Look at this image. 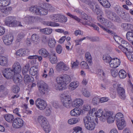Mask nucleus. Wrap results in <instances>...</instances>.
Here are the masks:
<instances>
[{"label":"nucleus","mask_w":133,"mask_h":133,"mask_svg":"<svg viewBox=\"0 0 133 133\" xmlns=\"http://www.w3.org/2000/svg\"><path fill=\"white\" fill-rule=\"evenodd\" d=\"M50 62L52 64H55L57 61V57L55 54L51 55L49 57Z\"/></svg>","instance_id":"obj_35"},{"label":"nucleus","mask_w":133,"mask_h":133,"mask_svg":"<svg viewBox=\"0 0 133 133\" xmlns=\"http://www.w3.org/2000/svg\"><path fill=\"white\" fill-rule=\"evenodd\" d=\"M97 74L99 78L101 79L104 80L105 79V74L102 70L98 69L97 71Z\"/></svg>","instance_id":"obj_36"},{"label":"nucleus","mask_w":133,"mask_h":133,"mask_svg":"<svg viewBox=\"0 0 133 133\" xmlns=\"http://www.w3.org/2000/svg\"><path fill=\"white\" fill-rule=\"evenodd\" d=\"M122 18L126 21H129L130 18V16L129 14L127 13L123 12L121 15Z\"/></svg>","instance_id":"obj_48"},{"label":"nucleus","mask_w":133,"mask_h":133,"mask_svg":"<svg viewBox=\"0 0 133 133\" xmlns=\"http://www.w3.org/2000/svg\"><path fill=\"white\" fill-rule=\"evenodd\" d=\"M121 62L119 59L117 58H112L109 64L110 67L115 68L118 67L120 65Z\"/></svg>","instance_id":"obj_15"},{"label":"nucleus","mask_w":133,"mask_h":133,"mask_svg":"<svg viewBox=\"0 0 133 133\" xmlns=\"http://www.w3.org/2000/svg\"><path fill=\"white\" fill-rule=\"evenodd\" d=\"M85 59L86 61L90 65L92 63L91 57L89 52H87L85 54Z\"/></svg>","instance_id":"obj_33"},{"label":"nucleus","mask_w":133,"mask_h":133,"mask_svg":"<svg viewBox=\"0 0 133 133\" xmlns=\"http://www.w3.org/2000/svg\"><path fill=\"white\" fill-rule=\"evenodd\" d=\"M97 110L92 114V116L95 115L96 117H101L100 120L104 122L105 119L108 123H113L114 121V118L113 116L112 112L110 111H103L102 109H99Z\"/></svg>","instance_id":"obj_3"},{"label":"nucleus","mask_w":133,"mask_h":133,"mask_svg":"<svg viewBox=\"0 0 133 133\" xmlns=\"http://www.w3.org/2000/svg\"><path fill=\"white\" fill-rule=\"evenodd\" d=\"M23 124V120L19 118H17L15 119L12 123L13 127L15 128H19L22 127Z\"/></svg>","instance_id":"obj_13"},{"label":"nucleus","mask_w":133,"mask_h":133,"mask_svg":"<svg viewBox=\"0 0 133 133\" xmlns=\"http://www.w3.org/2000/svg\"><path fill=\"white\" fill-rule=\"evenodd\" d=\"M45 24L47 26H59V24L58 23L51 21L46 22Z\"/></svg>","instance_id":"obj_49"},{"label":"nucleus","mask_w":133,"mask_h":133,"mask_svg":"<svg viewBox=\"0 0 133 133\" xmlns=\"http://www.w3.org/2000/svg\"><path fill=\"white\" fill-rule=\"evenodd\" d=\"M34 18L33 17H31L29 15L25 17L23 19V21L26 23L28 22L32 21H33Z\"/></svg>","instance_id":"obj_50"},{"label":"nucleus","mask_w":133,"mask_h":133,"mask_svg":"<svg viewBox=\"0 0 133 133\" xmlns=\"http://www.w3.org/2000/svg\"><path fill=\"white\" fill-rule=\"evenodd\" d=\"M56 50L57 53L60 54L62 50V48L60 45H58L56 48Z\"/></svg>","instance_id":"obj_58"},{"label":"nucleus","mask_w":133,"mask_h":133,"mask_svg":"<svg viewBox=\"0 0 133 133\" xmlns=\"http://www.w3.org/2000/svg\"><path fill=\"white\" fill-rule=\"evenodd\" d=\"M39 54L43 57L46 58L48 57L49 53L47 50L44 48H41L38 51Z\"/></svg>","instance_id":"obj_24"},{"label":"nucleus","mask_w":133,"mask_h":133,"mask_svg":"<svg viewBox=\"0 0 133 133\" xmlns=\"http://www.w3.org/2000/svg\"><path fill=\"white\" fill-rule=\"evenodd\" d=\"M2 39L6 45H9L12 44L14 40V37L11 34H7L3 37Z\"/></svg>","instance_id":"obj_12"},{"label":"nucleus","mask_w":133,"mask_h":133,"mask_svg":"<svg viewBox=\"0 0 133 133\" xmlns=\"http://www.w3.org/2000/svg\"><path fill=\"white\" fill-rule=\"evenodd\" d=\"M10 4V0H0V8L5 7Z\"/></svg>","instance_id":"obj_30"},{"label":"nucleus","mask_w":133,"mask_h":133,"mask_svg":"<svg viewBox=\"0 0 133 133\" xmlns=\"http://www.w3.org/2000/svg\"><path fill=\"white\" fill-rule=\"evenodd\" d=\"M80 120V118H79L73 117L69 119L68 121V123L69 124L72 125L78 123Z\"/></svg>","instance_id":"obj_28"},{"label":"nucleus","mask_w":133,"mask_h":133,"mask_svg":"<svg viewBox=\"0 0 133 133\" xmlns=\"http://www.w3.org/2000/svg\"><path fill=\"white\" fill-rule=\"evenodd\" d=\"M112 58L109 55L106 54L104 55L103 57V59L104 62L109 64Z\"/></svg>","instance_id":"obj_41"},{"label":"nucleus","mask_w":133,"mask_h":133,"mask_svg":"<svg viewBox=\"0 0 133 133\" xmlns=\"http://www.w3.org/2000/svg\"><path fill=\"white\" fill-rule=\"evenodd\" d=\"M29 10L31 12L39 15H46L48 13L47 10L39 6H32L30 8Z\"/></svg>","instance_id":"obj_8"},{"label":"nucleus","mask_w":133,"mask_h":133,"mask_svg":"<svg viewBox=\"0 0 133 133\" xmlns=\"http://www.w3.org/2000/svg\"><path fill=\"white\" fill-rule=\"evenodd\" d=\"M114 38L116 42L120 45L119 46H122V44H123L126 43V41H125L122 38L117 36L115 35L114 36Z\"/></svg>","instance_id":"obj_27"},{"label":"nucleus","mask_w":133,"mask_h":133,"mask_svg":"<svg viewBox=\"0 0 133 133\" xmlns=\"http://www.w3.org/2000/svg\"><path fill=\"white\" fill-rule=\"evenodd\" d=\"M79 64V62L78 60H76L75 61H72L71 63V66L73 69L77 68Z\"/></svg>","instance_id":"obj_44"},{"label":"nucleus","mask_w":133,"mask_h":133,"mask_svg":"<svg viewBox=\"0 0 133 133\" xmlns=\"http://www.w3.org/2000/svg\"><path fill=\"white\" fill-rule=\"evenodd\" d=\"M24 36L25 34L23 32L19 33L17 37L16 41L18 42H20Z\"/></svg>","instance_id":"obj_51"},{"label":"nucleus","mask_w":133,"mask_h":133,"mask_svg":"<svg viewBox=\"0 0 133 133\" xmlns=\"http://www.w3.org/2000/svg\"><path fill=\"white\" fill-rule=\"evenodd\" d=\"M29 67V64H26L23 67L22 70V72L23 75L27 74L28 72Z\"/></svg>","instance_id":"obj_47"},{"label":"nucleus","mask_w":133,"mask_h":133,"mask_svg":"<svg viewBox=\"0 0 133 133\" xmlns=\"http://www.w3.org/2000/svg\"><path fill=\"white\" fill-rule=\"evenodd\" d=\"M118 76L120 79H124L127 77L126 71L123 69H121L118 72Z\"/></svg>","instance_id":"obj_37"},{"label":"nucleus","mask_w":133,"mask_h":133,"mask_svg":"<svg viewBox=\"0 0 133 133\" xmlns=\"http://www.w3.org/2000/svg\"><path fill=\"white\" fill-rule=\"evenodd\" d=\"M56 70L58 71H65L69 69V66L62 61L57 63L56 66Z\"/></svg>","instance_id":"obj_11"},{"label":"nucleus","mask_w":133,"mask_h":133,"mask_svg":"<svg viewBox=\"0 0 133 133\" xmlns=\"http://www.w3.org/2000/svg\"><path fill=\"white\" fill-rule=\"evenodd\" d=\"M31 39L36 44L38 43L39 41L38 35L36 34H33L31 37Z\"/></svg>","instance_id":"obj_43"},{"label":"nucleus","mask_w":133,"mask_h":133,"mask_svg":"<svg viewBox=\"0 0 133 133\" xmlns=\"http://www.w3.org/2000/svg\"><path fill=\"white\" fill-rule=\"evenodd\" d=\"M37 122L41 126L45 132L48 133L50 131V125L45 117L42 116H38L37 118Z\"/></svg>","instance_id":"obj_6"},{"label":"nucleus","mask_w":133,"mask_h":133,"mask_svg":"<svg viewBox=\"0 0 133 133\" xmlns=\"http://www.w3.org/2000/svg\"><path fill=\"white\" fill-rule=\"evenodd\" d=\"M12 69L7 68H4L2 71L3 76L7 79L12 78L15 83H18L21 82L23 80L20 73L21 71V67L20 63L15 62L13 64Z\"/></svg>","instance_id":"obj_1"},{"label":"nucleus","mask_w":133,"mask_h":133,"mask_svg":"<svg viewBox=\"0 0 133 133\" xmlns=\"http://www.w3.org/2000/svg\"><path fill=\"white\" fill-rule=\"evenodd\" d=\"M122 45V46H119V48L124 52L126 53L127 52H133V48L126 41Z\"/></svg>","instance_id":"obj_10"},{"label":"nucleus","mask_w":133,"mask_h":133,"mask_svg":"<svg viewBox=\"0 0 133 133\" xmlns=\"http://www.w3.org/2000/svg\"><path fill=\"white\" fill-rule=\"evenodd\" d=\"M61 101L63 105L65 107L69 108L71 106L73 107H79L82 106L83 103V100L80 98H77L72 102L70 97L66 94L65 92L60 96Z\"/></svg>","instance_id":"obj_2"},{"label":"nucleus","mask_w":133,"mask_h":133,"mask_svg":"<svg viewBox=\"0 0 133 133\" xmlns=\"http://www.w3.org/2000/svg\"><path fill=\"white\" fill-rule=\"evenodd\" d=\"M58 22L62 23H66L67 21V18L64 16L59 14Z\"/></svg>","instance_id":"obj_46"},{"label":"nucleus","mask_w":133,"mask_h":133,"mask_svg":"<svg viewBox=\"0 0 133 133\" xmlns=\"http://www.w3.org/2000/svg\"><path fill=\"white\" fill-rule=\"evenodd\" d=\"M4 118L8 122H11L14 119V117L12 115L8 114L5 115Z\"/></svg>","instance_id":"obj_42"},{"label":"nucleus","mask_w":133,"mask_h":133,"mask_svg":"<svg viewBox=\"0 0 133 133\" xmlns=\"http://www.w3.org/2000/svg\"><path fill=\"white\" fill-rule=\"evenodd\" d=\"M39 90L41 93L44 94L48 91V87L44 82H42L40 84H38Z\"/></svg>","instance_id":"obj_14"},{"label":"nucleus","mask_w":133,"mask_h":133,"mask_svg":"<svg viewBox=\"0 0 133 133\" xmlns=\"http://www.w3.org/2000/svg\"><path fill=\"white\" fill-rule=\"evenodd\" d=\"M117 92L119 96L122 99H124L125 97V91L124 89L121 87L117 88Z\"/></svg>","instance_id":"obj_22"},{"label":"nucleus","mask_w":133,"mask_h":133,"mask_svg":"<svg viewBox=\"0 0 133 133\" xmlns=\"http://www.w3.org/2000/svg\"><path fill=\"white\" fill-rule=\"evenodd\" d=\"M127 39L133 45V32L128 31L126 34Z\"/></svg>","instance_id":"obj_29"},{"label":"nucleus","mask_w":133,"mask_h":133,"mask_svg":"<svg viewBox=\"0 0 133 133\" xmlns=\"http://www.w3.org/2000/svg\"><path fill=\"white\" fill-rule=\"evenodd\" d=\"M66 14L70 17L75 19L78 22H80L83 25H87L91 21H90V17L88 16L86 14H83L82 16L81 19H80L76 16L72 15L70 13L68 12Z\"/></svg>","instance_id":"obj_7"},{"label":"nucleus","mask_w":133,"mask_h":133,"mask_svg":"<svg viewBox=\"0 0 133 133\" xmlns=\"http://www.w3.org/2000/svg\"><path fill=\"white\" fill-rule=\"evenodd\" d=\"M96 110V108H92L84 118L83 122L85 128L88 130H92L94 129L95 128V123L94 121L92 114Z\"/></svg>","instance_id":"obj_4"},{"label":"nucleus","mask_w":133,"mask_h":133,"mask_svg":"<svg viewBox=\"0 0 133 133\" xmlns=\"http://www.w3.org/2000/svg\"><path fill=\"white\" fill-rule=\"evenodd\" d=\"M40 31L46 35L51 34L52 31V29L50 28L41 29H40Z\"/></svg>","instance_id":"obj_40"},{"label":"nucleus","mask_w":133,"mask_h":133,"mask_svg":"<svg viewBox=\"0 0 133 133\" xmlns=\"http://www.w3.org/2000/svg\"><path fill=\"white\" fill-rule=\"evenodd\" d=\"M92 22V21H90L89 23L87 25L92 27L98 31H99V28L96 25L93 24Z\"/></svg>","instance_id":"obj_62"},{"label":"nucleus","mask_w":133,"mask_h":133,"mask_svg":"<svg viewBox=\"0 0 133 133\" xmlns=\"http://www.w3.org/2000/svg\"><path fill=\"white\" fill-rule=\"evenodd\" d=\"M51 103L55 108L57 109L59 108V105L58 102L52 101L51 102Z\"/></svg>","instance_id":"obj_55"},{"label":"nucleus","mask_w":133,"mask_h":133,"mask_svg":"<svg viewBox=\"0 0 133 133\" xmlns=\"http://www.w3.org/2000/svg\"><path fill=\"white\" fill-rule=\"evenodd\" d=\"M74 34L76 36L78 35H83L84 34V32L81 31L80 30H75L74 32Z\"/></svg>","instance_id":"obj_61"},{"label":"nucleus","mask_w":133,"mask_h":133,"mask_svg":"<svg viewBox=\"0 0 133 133\" xmlns=\"http://www.w3.org/2000/svg\"><path fill=\"white\" fill-rule=\"evenodd\" d=\"M128 92L130 94L133 93V85L131 82L130 83L128 89Z\"/></svg>","instance_id":"obj_64"},{"label":"nucleus","mask_w":133,"mask_h":133,"mask_svg":"<svg viewBox=\"0 0 133 133\" xmlns=\"http://www.w3.org/2000/svg\"><path fill=\"white\" fill-rule=\"evenodd\" d=\"M71 78L66 75H60L57 78V84L55 85V88L56 90H65L66 88L67 82H69Z\"/></svg>","instance_id":"obj_5"},{"label":"nucleus","mask_w":133,"mask_h":133,"mask_svg":"<svg viewBox=\"0 0 133 133\" xmlns=\"http://www.w3.org/2000/svg\"><path fill=\"white\" fill-rule=\"evenodd\" d=\"M15 20V18L14 17L8 16L6 17L5 21V24L9 26L13 27L15 26L13 23Z\"/></svg>","instance_id":"obj_18"},{"label":"nucleus","mask_w":133,"mask_h":133,"mask_svg":"<svg viewBox=\"0 0 133 133\" xmlns=\"http://www.w3.org/2000/svg\"><path fill=\"white\" fill-rule=\"evenodd\" d=\"M111 73L112 77H116L118 75V71L116 69H112L111 70Z\"/></svg>","instance_id":"obj_52"},{"label":"nucleus","mask_w":133,"mask_h":133,"mask_svg":"<svg viewBox=\"0 0 133 133\" xmlns=\"http://www.w3.org/2000/svg\"><path fill=\"white\" fill-rule=\"evenodd\" d=\"M101 4L105 8H109L110 6L109 3L107 0H98Z\"/></svg>","instance_id":"obj_38"},{"label":"nucleus","mask_w":133,"mask_h":133,"mask_svg":"<svg viewBox=\"0 0 133 133\" xmlns=\"http://www.w3.org/2000/svg\"><path fill=\"white\" fill-rule=\"evenodd\" d=\"M82 128L79 127H76L73 129L74 131L72 133H82Z\"/></svg>","instance_id":"obj_53"},{"label":"nucleus","mask_w":133,"mask_h":133,"mask_svg":"<svg viewBox=\"0 0 133 133\" xmlns=\"http://www.w3.org/2000/svg\"><path fill=\"white\" fill-rule=\"evenodd\" d=\"M12 8L10 7H3L0 8V11L5 13V14H9L10 13Z\"/></svg>","instance_id":"obj_34"},{"label":"nucleus","mask_w":133,"mask_h":133,"mask_svg":"<svg viewBox=\"0 0 133 133\" xmlns=\"http://www.w3.org/2000/svg\"><path fill=\"white\" fill-rule=\"evenodd\" d=\"M28 49H22L17 50L16 52V55L19 57H22L27 55L29 53Z\"/></svg>","instance_id":"obj_16"},{"label":"nucleus","mask_w":133,"mask_h":133,"mask_svg":"<svg viewBox=\"0 0 133 133\" xmlns=\"http://www.w3.org/2000/svg\"><path fill=\"white\" fill-rule=\"evenodd\" d=\"M99 103V98L98 96H95L92 99V103L94 105H98Z\"/></svg>","instance_id":"obj_45"},{"label":"nucleus","mask_w":133,"mask_h":133,"mask_svg":"<svg viewBox=\"0 0 133 133\" xmlns=\"http://www.w3.org/2000/svg\"><path fill=\"white\" fill-rule=\"evenodd\" d=\"M107 17L110 19L116 22H118L119 18L116 14L110 11H108L107 15Z\"/></svg>","instance_id":"obj_19"},{"label":"nucleus","mask_w":133,"mask_h":133,"mask_svg":"<svg viewBox=\"0 0 133 133\" xmlns=\"http://www.w3.org/2000/svg\"><path fill=\"white\" fill-rule=\"evenodd\" d=\"M114 119H115L116 122L121 121L122 120H124V116L123 114L121 112L117 113L115 116V118L114 117Z\"/></svg>","instance_id":"obj_32"},{"label":"nucleus","mask_w":133,"mask_h":133,"mask_svg":"<svg viewBox=\"0 0 133 133\" xmlns=\"http://www.w3.org/2000/svg\"><path fill=\"white\" fill-rule=\"evenodd\" d=\"M59 14H52L49 16V18L51 20L56 22L58 21Z\"/></svg>","instance_id":"obj_39"},{"label":"nucleus","mask_w":133,"mask_h":133,"mask_svg":"<svg viewBox=\"0 0 133 133\" xmlns=\"http://www.w3.org/2000/svg\"><path fill=\"white\" fill-rule=\"evenodd\" d=\"M19 87L16 85L12 86L11 88L12 91L15 93H18L19 91Z\"/></svg>","instance_id":"obj_56"},{"label":"nucleus","mask_w":133,"mask_h":133,"mask_svg":"<svg viewBox=\"0 0 133 133\" xmlns=\"http://www.w3.org/2000/svg\"><path fill=\"white\" fill-rule=\"evenodd\" d=\"M51 37H47L45 36H44L42 37V42L44 44H48Z\"/></svg>","instance_id":"obj_57"},{"label":"nucleus","mask_w":133,"mask_h":133,"mask_svg":"<svg viewBox=\"0 0 133 133\" xmlns=\"http://www.w3.org/2000/svg\"><path fill=\"white\" fill-rule=\"evenodd\" d=\"M92 22V21H90L89 23L87 25L92 27L98 31H99V28L96 25L93 24Z\"/></svg>","instance_id":"obj_63"},{"label":"nucleus","mask_w":133,"mask_h":133,"mask_svg":"<svg viewBox=\"0 0 133 133\" xmlns=\"http://www.w3.org/2000/svg\"><path fill=\"white\" fill-rule=\"evenodd\" d=\"M24 75V80L25 82H31L32 81L30 78V76L27 74Z\"/></svg>","instance_id":"obj_59"},{"label":"nucleus","mask_w":133,"mask_h":133,"mask_svg":"<svg viewBox=\"0 0 133 133\" xmlns=\"http://www.w3.org/2000/svg\"><path fill=\"white\" fill-rule=\"evenodd\" d=\"M38 65H34L30 68L29 70L30 74L32 76H35L39 72Z\"/></svg>","instance_id":"obj_21"},{"label":"nucleus","mask_w":133,"mask_h":133,"mask_svg":"<svg viewBox=\"0 0 133 133\" xmlns=\"http://www.w3.org/2000/svg\"><path fill=\"white\" fill-rule=\"evenodd\" d=\"M80 65L83 68L86 69H89V67L87 63L84 61L80 63Z\"/></svg>","instance_id":"obj_54"},{"label":"nucleus","mask_w":133,"mask_h":133,"mask_svg":"<svg viewBox=\"0 0 133 133\" xmlns=\"http://www.w3.org/2000/svg\"><path fill=\"white\" fill-rule=\"evenodd\" d=\"M35 104L37 108L40 110H44L47 106V104L46 101L40 98L36 99Z\"/></svg>","instance_id":"obj_9"},{"label":"nucleus","mask_w":133,"mask_h":133,"mask_svg":"<svg viewBox=\"0 0 133 133\" xmlns=\"http://www.w3.org/2000/svg\"><path fill=\"white\" fill-rule=\"evenodd\" d=\"M82 111V110L78 108H75L70 111V114L73 117H78L81 114Z\"/></svg>","instance_id":"obj_17"},{"label":"nucleus","mask_w":133,"mask_h":133,"mask_svg":"<svg viewBox=\"0 0 133 133\" xmlns=\"http://www.w3.org/2000/svg\"><path fill=\"white\" fill-rule=\"evenodd\" d=\"M116 124L119 130H123L126 126V123L124 120L122 119L121 121L116 122Z\"/></svg>","instance_id":"obj_23"},{"label":"nucleus","mask_w":133,"mask_h":133,"mask_svg":"<svg viewBox=\"0 0 133 133\" xmlns=\"http://www.w3.org/2000/svg\"><path fill=\"white\" fill-rule=\"evenodd\" d=\"M121 27L125 30L133 29V25L130 23H124L121 25Z\"/></svg>","instance_id":"obj_31"},{"label":"nucleus","mask_w":133,"mask_h":133,"mask_svg":"<svg viewBox=\"0 0 133 133\" xmlns=\"http://www.w3.org/2000/svg\"><path fill=\"white\" fill-rule=\"evenodd\" d=\"M79 85V82L78 81L72 82L69 84L68 88L69 90H73L76 89Z\"/></svg>","instance_id":"obj_25"},{"label":"nucleus","mask_w":133,"mask_h":133,"mask_svg":"<svg viewBox=\"0 0 133 133\" xmlns=\"http://www.w3.org/2000/svg\"><path fill=\"white\" fill-rule=\"evenodd\" d=\"M9 65V60L6 57L0 55V65L2 66H8Z\"/></svg>","instance_id":"obj_20"},{"label":"nucleus","mask_w":133,"mask_h":133,"mask_svg":"<svg viewBox=\"0 0 133 133\" xmlns=\"http://www.w3.org/2000/svg\"><path fill=\"white\" fill-rule=\"evenodd\" d=\"M91 107L89 105H84L82 109L84 111H89V112L91 110Z\"/></svg>","instance_id":"obj_60"},{"label":"nucleus","mask_w":133,"mask_h":133,"mask_svg":"<svg viewBox=\"0 0 133 133\" xmlns=\"http://www.w3.org/2000/svg\"><path fill=\"white\" fill-rule=\"evenodd\" d=\"M49 46L51 48H54L56 45V41L53 37H51L48 43Z\"/></svg>","instance_id":"obj_26"}]
</instances>
